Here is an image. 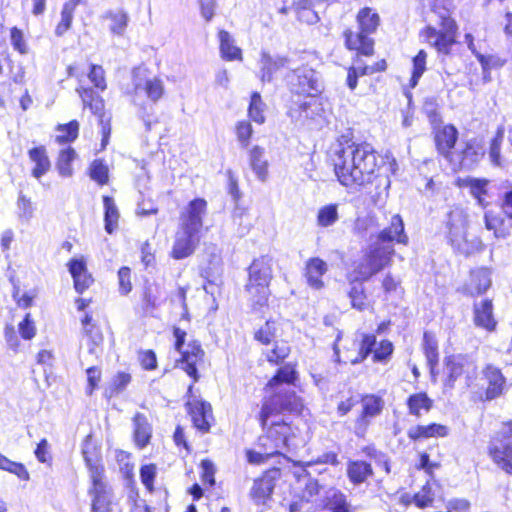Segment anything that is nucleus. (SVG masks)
<instances>
[{"label":"nucleus","instance_id":"39","mask_svg":"<svg viewBox=\"0 0 512 512\" xmlns=\"http://www.w3.org/2000/svg\"><path fill=\"white\" fill-rule=\"evenodd\" d=\"M407 406L409 414L420 417L421 410H424L425 412L430 411L433 406V401L428 397L426 393L420 392L412 394L408 397Z\"/></svg>","mask_w":512,"mask_h":512},{"label":"nucleus","instance_id":"61","mask_svg":"<svg viewBox=\"0 0 512 512\" xmlns=\"http://www.w3.org/2000/svg\"><path fill=\"white\" fill-rule=\"evenodd\" d=\"M393 352V344L388 340H383L379 343L378 347L375 348L373 354V360L375 362H384L388 360Z\"/></svg>","mask_w":512,"mask_h":512},{"label":"nucleus","instance_id":"44","mask_svg":"<svg viewBox=\"0 0 512 512\" xmlns=\"http://www.w3.org/2000/svg\"><path fill=\"white\" fill-rule=\"evenodd\" d=\"M352 283L351 289L348 293L351 305L353 308L363 311L367 308L365 289L362 284L363 281Z\"/></svg>","mask_w":512,"mask_h":512},{"label":"nucleus","instance_id":"55","mask_svg":"<svg viewBox=\"0 0 512 512\" xmlns=\"http://www.w3.org/2000/svg\"><path fill=\"white\" fill-rule=\"evenodd\" d=\"M130 381H131L130 374L125 373V372L117 373L113 377L110 387L108 389L110 392V396H112L114 394H119L122 391H124L125 388L127 387V385L130 383Z\"/></svg>","mask_w":512,"mask_h":512},{"label":"nucleus","instance_id":"43","mask_svg":"<svg viewBox=\"0 0 512 512\" xmlns=\"http://www.w3.org/2000/svg\"><path fill=\"white\" fill-rule=\"evenodd\" d=\"M423 350L428 365L433 369V367L438 363V346L435 337L429 332H424Z\"/></svg>","mask_w":512,"mask_h":512},{"label":"nucleus","instance_id":"17","mask_svg":"<svg viewBox=\"0 0 512 512\" xmlns=\"http://www.w3.org/2000/svg\"><path fill=\"white\" fill-rule=\"evenodd\" d=\"M383 401L380 397L370 395L362 400V412L355 422L354 431L358 437H363L370 425L371 419L381 413Z\"/></svg>","mask_w":512,"mask_h":512},{"label":"nucleus","instance_id":"54","mask_svg":"<svg viewBox=\"0 0 512 512\" xmlns=\"http://www.w3.org/2000/svg\"><path fill=\"white\" fill-rule=\"evenodd\" d=\"M276 323L274 321H266L265 324L255 332V339L262 344H269L275 337Z\"/></svg>","mask_w":512,"mask_h":512},{"label":"nucleus","instance_id":"25","mask_svg":"<svg viewBox=\"0 0 512 512\" xmlns=\"http://www.w3.org/2000/svg\"><path fill=\"white\" fill-rule=\"evenodd\" d=\"M491 271L487 268H478L471 271L470 281L464 287V293L477 296L485 293L491 286Z\"/></svg>","mask_w":512,"mask_h":512},{"label":"nucleus","instance_id":"24","mask_svg":"<svg viewBox=\"0 0 512 512\" xmlns=\"http://www.w3.org/2000/svg\"><path fill=\"white\" fill-rule=\"evenodd\" d=\"M474 324L489 332L496 329L497 321L493 315V303L490 299L475 302L473 305Z\"/></svg>","mask_w":512,"mask_h":512},{"label":"nucleus","instance_id":"38","mask_svg":"<svg viewBox=\"0 0 512 512\" xmlns=\"http://www.w3.org/2000/svg\"><path fill=\"white\" fill-rule=\"evenodd\" d=\"M159 306V288L156 284L145 286L143 292L142 309L145 315L156 316Z\"/></svg>","mask_w":512,"mask_h":512},{"label":"nucleus","instance_id":"18","mask_svg":"<svg viewBox=\"0 0 512 512\" xmlns=\"http://www.w3.org/2000/svg\"><path fill=\"white\" fill-rule=\"evenodd\" d=\"M92 488L89 494L92 498V512H110L112 504L111 488L103 481V476L92 477Z\"/></svg>","mask_w":512,"mask_h":512},{"label":"nucleus","instance_id":"48","mask_svg":"<svg viewBox=\"0 0 512 512\" xmlns=\"http://www.w3.org/2000/svg\"><path fill=\"white\" fill-rule=\"evenodd\" d=\"M89 175L99 185H104L108 182V167L103 160L96 159L90 165Z\"/></svg>","mask_w":512,"mask_h":512},{"label":"nucleus","instance_id":"12","mask_svg":"<svg viewBox=\"0 0 512 512\" xmlns=\"http://www.w3.org/2000/svg\"><path fill=\"white\" fill-rule=\"evenodd\" d=\"M207 202L202 198L192 200L181 215L179 230L200 235Z\"/></svg>","mask_w":512,"mask_h":512},{"label":"nucleus","instance_id":"47","mask_svg":"<svg viewBox=\"0 0 512 512\" xmlns=\"http://www.w3.org/2000/svg\"><path fill=\"white\" fill-rule=\"evenodd\" d=\"M57 130L63 132V134L57 135L56 141L60 144L70 143L78 137L79 123L72 120L67 124L59 125Z\"/></svg>","mask_w":512,"mask_h":512},{"label":"nucleus","instance_id":"49","mask_svg":"<svg viewBox=\"0 0 512 512\" xmlns=\"http://www.w3.org/2000/svg\"><path fill=\"white\" fill-rule=\"evenodd\" d=\"M295 379V370L291 365H284L278 369L276 375L268 382L271 388L282 383H292Z\"/></svg>","mask_w":512,"mask_h":512},{"label":"nucleus","instance_id":"57","mask_svg":"<svg viewBox=\"0 0 512 512\" xmlns=\"http://www.w3.org/2000/svg\"><path fill=\"white\" fill-rule=\"evenodd\" d=\"M157 473V466L155 464L143 465L140 469V478L142 484L149 491H153V483Z\"/></svg>","mask_w":512,"mask_h":512},{"label":"nucleus","instance_id":"16","mask_svg":"<svg viewBox=\"0 0 512 512\" xmlns=\"http://www.w3.org/2000/svg\"><path fill=\"white\" fill-rule=\"evenodd\" d=\"M467 214L462 208L456 207L448 214L447 228L448 238L454 248L459 249L466 239Z\"/></svg>","mask_w":512,"mask_h":512},{"label":"nucleus","instance_id":"64","mask_svg":"<svg viewBox=\"0 0 512 512\" xmlns=\"http://www.w3.org/2000/svg\"><path fill=\"white\" fill-rule=\"evenodd\" d=\"M202 481L210 486L215 484V466L212 461L204 459L201 461Z\"/></svg>","mask_w":512,"mask_h":512},{"label":"nucleus","instance_id":"21","mask_svg":"<svg viewBox=\"0 0 512 512\" xmlns=\"http://www.w3.org/2000/svg\"><path fill=\"white\" fill-rule=\"evenodd\" d=\"M458 139V130L452 124L444 125L435 132L437 151L448 161L451 159Z\"/></svg>","mask_w":512,"mask_h":512},{"label":"nucleus","instance_id":"58","mask_svg":"<svg viewBox=\"0 0 512 512\" xmlns=\"http://www.w3.org/2000/svg\"><path fill=\"white\" fill-rule=\"evenodd\" d=\"M467 186L470 188L471 194L483 205V195L486 194L487 180L469 178L466 180Z\"/></svg>","mask_w":512,"mask_h":512},{"label":"nucleus","instance_id":"36","mask_svg":"<svg viewBox=\"0 0 512 512\" xmlns=\"http://www.w3.org/2000/svg\"><path fill=\"white\" fill-rule=\"evenodd\" d=\"M104 18L109 20V31L113 35L123 36L129 22L128 14L119 10H109L105 13Z\"/></svg>","mask_w":512,"mask_h":512},{"label":"nucleus","instance_id":"1","mask_svg":"<svg viewBox=\"0 0 512 512\" xmlns=\"http://www.w3.org/2000/svg\"><path fill=\"white\" fill-rule=\"evenodd\" d=\"M332 161L338 181L348 188L370 183L377 168L375 151L366 143L340 142Z\"/></svg>","mask_w":512,"mask_h":512},{"label":"nucleus","instance_id":"8","mask_svg":"<svg viewBox=\"0 0 512 512\" xmlns=\"http://www.w3.org/2000/svg\"><path fill=\"white\" fill-rule=\"evenodd\" d=\"M488 452L498 468L512 475V421L504 424L492 437Z\"/></svg>","mask_w":512,"mask_h":512},{"label":"nucleus","instance_id":"3","mask_svg":"<svg viewBox=\"0 0 512 512\" xmlns=\"http://www.w3.org/2000/svg\"><path fill=\"white\" fill-rule=\"evenodd\" d=\"M359 26L358 32L348 29L344 32L345 45L349 50H356L364 56H371L374 53V40L370 37L375 33L380 17L371 8L365 7L357 14Z\"/></svg>","mask_w":512,"mask_h":512},{"label":"nucleus","instance_id":"45","mask_svg":"<svg viewBox=\"0 0 512 512\" xmlns=\"http://www.w3.org/2000/svg\"><path fill=\"white\" fill-rule=\"evenodd\" d=\"M265 104L261 99V95L258 92H253L251 95L250 105L248 108L249 117L258 124L265 122L264 112Z\"/></svg>","mask_w":512,"mask_h":512},{"label":"nucleus","instance_id":"42","mask_svg":"<svg viewBox=\"0 0 512 512\" xmlns=\"http://www.w3.org/2000/svg\"><path fill=\"white\" fill-rule=\"evenodd\" d=\"M290 354V346L285 341H276L274 347L267 350L265 355L269 363L279 365Z\"/></svg>","mask_w":512,"mask_h":512},{"label":"nucleus","instance_id":"9","mask_svg":"<svg viewBox=\"0 0 512 512\" xmlns=\"http://www.w3.org/2000/svg\"><path fill=\"white\" fill-rule=\"evenodd\" d=\"M265 434L258 438V447L265 448L274 456H284L282 451L289 447V440L294 435L291 426L284 420L267 424Z\"/></svg>","mask_w":512,"mask_h":512},{"label":"nucleus","instance_id":"2","mask_svg":"<svg viewBox=\"0 0 512 512\" xmlns=\"http://www.w3.org/2000/svg\"><path fill=\"white\" fill-rule=\"evenodd\" d=\"M273 259L268 255L260 256L248 267V280L245 291L254 310L267 305L270 296L269 285L273 277Z\"/></svg>","mask_w":512,"mask_h":512},{"label":"nucleus","instance_id":"13","mask_svg":"<svg viewBox=\"0 0 512 512\" xmlns=\"http://www.w3.org/2000/svg\"><path fill=\"white\" fill-rule=\"evenodd\" d=\"M445 372L447 379L445 385L449 388L454 387L455 381L462 375L470 377L476 371V365L473 359L468 355L457 354L446 358Z\"/></svg>","mask_w":512,"mask_h":512},{"label":"nucleus","instance_id":"51","mask_svg":"<svg viewBox=\"0 0 512 512\" xmlns=\"http://www.w3.org/2000/svg\"><path fill=\"white\" fill-rule=\"evenodd\" d=\"M427 53L424 50H420L417 55L413 58V72L411 77V86L417 85L419 79L423 75L426 69Z\"/></svg>","mask_w":512,"mask_h":512},{"label":"nucleus","instance_id":"41","mask_svg":"<svg viewBox=\"0 0 512 512\" xmlns=\"http://www.w3.org/2000/svg\"><path fill=\"white\" fill-rule=\"evenodd\" d=\"M76 157V152L73 148L68 147L60 152L56 166L59 174L64 177H70L73 173L72 162Z\"/></svg>","mask_w":512,"mask_h":512},{"label":"nucleus","instance_id":"5","mask_svg":"<svg viewBox=\"0 0 512 512\" xmlns=\"http://www.w3.org/2000/svg\"><path fill=\"white\" fill-rule=\"evenodd\" d=\"M287 85L291 92L315 98L324 90L320 74L308 66L293 63L291 71L286 75Z\"/></svg>","mask_w":512,"mask_h":512},{"label":"nucleus","instance_id":"35","mask_svg":"<svg viewBox=\"0 0 512 512\" xmlns=\"http://www.w3.org/2000/svg\"><path fill=\"white\" fill-rule=\"evenodd\" d=\"M373 474L372 467L365 461H350L347 466V475L349 480L359 485L366 481V479Z\"/></svg>","mask_w":512,"mask_h":512},{"label":"nucleus","instance_id":"26","mask_svg":"<svg viewBox=\"0 0 512 512\" xmlns=\"http://www.w3.org/2000/svg\"><path fill=\"white\" fill-rule=\"evenodd\" d=\"M328 271L327 263L318 258H310L305 265V277L308 285L316 290L323 288L322 276Z\"/></svg>","mask_w":512,"mask_h":512},{"label":"nucleus","instance_id":"14","mask_svg":"<svg viewBox=\"0 0 512 512\" xmlns=\"http://www.w3.org/2000/svg\"><path fill=\"white\" fill-rule=\"evenodd\" d=\"M294 60L287 56H272L267 52H262L259 64L258 76L262 82H271L274 74L281 69H289L291 71Z\"/></svg>","mask_w":512,"mask_h":512},{"label":"nucleus","instance_id":"28","mask_svg":"<svg viewBox=\"0 0 512 512\" xmlns=\"http://www.w3.org/2000/svg\"><path fill=\"white\" fill-rule=\"evenodd\" d=\"M449 434V428L442 424L431 423L429 425H417L410 427L407 436L413 441L428 438L446 437Z\"/></svg>","mask_w":512,"mask_h":512},{"label":"nucleus","instance_id":"15","mask_svg":"<svg viewBox=\"0 0 512 512\" xmlns=\"http://www.w3.org/2000/svg\"><path fill=\"white\" fill-rule=\"evenodd\" d=\"M374 242L394 248V242L406 245L408 243V236L404 231V223L399 214L391 217L388 227L383 228L375 235Z\"/></svg>","mask_w":512,"mask_h":512},{"label":"nucleus","instance_id":"56","mask_svg":"<svg viewBox=\"0 0 512 512\" xmlns=\"http://www.w3.org/2000/svg\"><path fill=\"white\" fill-rule=\"evenodd\" d=\"M252 125L248 121H239L236 124V136L241 147L246 148L249 145L252 136Z\"/></svg>","mask_w":512,"mask_h":512},{"label":"nucleus","instance_id":"52","mask_svg":"<svg viewBox=\"0 0 512 512\" xmlns=\"http://www.w3.org/2000/svg\"><path fill=\"white\" fill-rule=\"evenodd\" d=\"M435 493L432 486L427 482L422 489L413 496V501L419 508H425L432 504L434 501Z\"/></svg>","mask_w":512,"mask_h":512},{"label":"nucleus","instance_id":"63","mask_svg":"<svg viewBox=\"0 0 512 512\" xmlns=\"http://www.w3.org/2000/svg\"><path fill=\"white\" fill-rule=\"evenodd\" d=\"M17 207L19 210V216L21 218H24L26 220L32 218L34 209L31 200L27 198L22 192H20L19 194Z\"/></svg>","mask_w":512,"mask_h":512},{"label":"nucleus","instance_id":"59","mask_svg":"<svg viewBox=\"0 0 512 512\" xmlns=\"http://www.w3.org/2000/svg\"><path fill=\"white\" fill-rule=\"evenodd\" d=\"M10 39L14 50L18 51L20 54L28 53V46L24 39L23 32L20 29L13 27L10 31Z\"/></svg>","mask_w":512,"mask_h":512},{"label":"nucleus","instance_id":"7","mask_svg":"<svg viewBox=\"0 0 512 512\" xmlns=\"http://www.w3.org/2000/svg\"><path fill=\"white\" fill-rule=\"evenodd\" d=\"M174 348L180 354L176 360V366L184 370L193 381L198 380L197 363L203 360L204 351L197 341H192L185 346L186 332L178 327H173Z\"/></svg>","mask_w":512,"mask_h":512},{"label":"nucleus","instance_id":"46","mask_svg":"<svg viewBox=\"0 0 512 512\" xmlns=\"http://www.w3.org/2000/svg\"><path fill=\"white\" fill-rule=\"evenodd\" d=\"M299 113L300 117L304 119L316 120L323 116L324 109L322 105L313 98L310 101L303 102L299 106Z\"/></svg>","mask_w":512,"mask_h":512},{"label":"nucleus","instance_id":"34","mask_svg":"<svg viewBox=\"0 0 512 512\" xmlns=\"http://www.w3.org/2000/svg\"><path fill=\"white\" fill-rule=\"evenodd\" d=\"M378 224L373 216L358 217L353 225V233L361 238L369 237L370 242L375 240Z\"/></svg>","mask_w":512,"mask_h":512},{"label":"nucleus","instance_id":"53","mask_svg":"<svg viewBox=\"0 0 512 512\" xmlns=\"http://www.w3.org/2000/svg\"><path fill=\"white\" fill-rule=\"evenodd\" d=\"M136 93L143 91L147 97L154 103L160 98V80L155 77L153 80H148L144 87L141 84H135Z\"/></svg>","mask_w":512,"mask_h":512},{"label":"nucleus","instance_id":"22","mask_svg":"<svg viewBox=\"0 0 512 512\" xmlns=\"http://www.w3.org/2000/svg\"><path fill=\"white\" fill-rule=\"evenodd\" d=\"M82 455L91 478L104 476V467L101 464V452L93 443L91 435L86 436L83 441Z\"/></svg>","mask_w":512,"mask_h":512},{"label":"nucleus","instance_id":"30","mask_svg":"<svg viewBox=\"0 0 512 512\" xmlns=\"http://www.w3.org/2000/svg\"><path fill=\"white\" fill-rule=\"evenodd\" d=\"M250 167L256 177L265 182L268 177V161L265 159V149L256 145L249 151Z\"/></svg>","mask_w":512,"mask_h":512},{"label":"nucleus","instance_id":"6","mask_svg":"<svg viewBox=\"0 0 512 512\" xmlns=\"http://www.w3.org/2000/svg\"><path fill=\"white\" fill-rule=\"evenodd\" d=\"M440 29L428 25L421 33L425 41L442 54H449L456 42L457 25L447 10L438 15Z\"/></svg>","mask_w":512,"mask_h":512},{"label":"nucleus","instance_id":"11","mask_svg":"<svg viewBox=\"0 0 512 512\" xmlns=\"http://www.w3.org/2000/svg\"><path fill=\"white\" fill-rule=\"evenodd\" d=\"M484 155L485 148L482 140L472 138L467 140L463 146L455 148L449 161L456 167L469 170L478 165Z\"/></svg>","mask_w":512,"mask_h":512},{"label":"nucleus","instance_id":"32","mask_svg":"<svg viewBox=\"0 0 512 512\" xmlns=\"http://www.w3.org/2000/svg\"><path fill=\"white\" fill-rule=\"evenodd\" d=\"M220 43V54L224 60L234 61L242 60V51L235 45L234 38L226 30H220L218 33Z\"/></svg>","mask_w":512,"mask_h":512},{"label":"nucleus","instance_id":"19","mask_svg":"<svg viewBox=\"0 0 512 512\" xmlns=\"http://www.w3.org/2000/svg\"><path fill=\"white\" fill-rule=\"evenodd\" d=\"M200 243V235L191 234L182 230L176 232L170 256L175 260H182L194 254Z\"/></svg>","mask_w":512,"mask_h":512},{"label":"nucleus","instance_id":"60","mask_svg":"<svg viewBox=\"0 0 512 512\" xmlns=\"http://www.w3.org/2000/svg\"><path fill=\"white\" fill-rule=\"evenodd\" d=\"M119 291L122 295H127L132 290L131 270L123 266L118 271Z\"/></svg>","mask_w":512,"mask_h":512},{"label":"nucleus","instance_id":"31","mask_svg":"<svg viewBox=\"0 0 512 512\" xmlns=\"http://www.w3.org/2000/svg\"><path fill=\"white\" fill-rule=\"evenodd\" d=\"M29 158L35 163V167L32 169V176L36 179H40L45 175L51 167V162L47 155L45 146H38L28 151Z\"/></svg>","mask_w":512,"mask_h":512},{"label":"nucleus","instance_id":"62","mask_svg":"<svg viewBox=\"0 0 512 512\" xmlns=\"http://www.w3.org/2000/svg\"><path fill=\"white\" fill-rule=\"evenodd\" d=\"M88 77L90 81L95 85V87L101 90L106 88L104 70L100 65L91 64Z\"/></svg>","mask_w":512,"mask_h":512},{"label":"nucleus","instance_id":"40","mask_svg":"<svg viewBox=\"0 0 512 512\" xmlns=\"http://www.w3.org/2000/svg\"><path fill=\"white\" fill-rule=\"evenodd\" d=\"M339 219L337 204H328L321 207L317 213V225L327 228L334 225Z\"/></svg>","mask_w":512,"mask_h":512},{"label":"nucleus","instance_id":"20","mask_svg":"<svg viewBox=\"0 0 512 512\" xmlns=\"http://www.w3.org/2000/svg\"><path fill=\"white\" fill-rule=\"evenodd\" d=\"M279 475V470L274 469L266 472L261 478L254 481L250 491V496L256 504H265L271 497L274 487L276 476Z\"/></svg>","mask_w":512,"mask_h":512},{"label":"nucleus","instance_id":"29","mask_svg":"<svg viewBox=\"0 0 512 512\" xmlns=\"http://www.w3.org/2000/svg\"><path fill=\"white\" fill-rule=\"evenodd\" d=\"M484 375L488 381L486 398L489 400L497 398L502 394L505 384V379L501 371L498 368L489 365L486 367Z\"/></svg>","mask_w":512,"mask_h":512},{"label":"nucleus","instance_id":"10","mask_svg":"<svg viewBox=\"0 0 512 512\" xmlns=\"http://www.w3.org/2000/svg\"><path fill=\"white\" fill-rule=\"evenodd\" d=\"M299 401L291 389H281L264 401L260 412V423L265 428L271 417L284 411H296Z\"/></svg>","mask_w":512,"mask_h":512},{"label":"nucleus","instance_id":"23","mask_svg":"<svg viewBox=\"0 0 512 512\" xmlns=\"http://www.w3.org/2000/svg\"><path fill=\"white\" fill-rule=\"evenodd\" d=\"M187 406L194 426L203 433L208 432L210 429L209 420L212 418L210 403L202 400H193L188 402Z\"/></svg>","mask_w":512,"mask_h":512},{"label":"nucleus","instance_id":"27","mask_svg":"<svg viewBox=\"0 0 512 512\" xmlns=\"http://www.w3.org/2000/svg\"><path fill=\"white\" fill-rule=\"evenodd\" d=\"M121 470L125 474L127 480V498L131 506V512H151V507L147 505L145 500L139 497L138 490L135 487V482L132 479L133 466L126 463L124 467L121 468Z\"/></svg>","mask_w":512,"mask_h":512},{"label":"nucleus","instance_id":"4","mask_svg":"<svg viewBox=\"0 0 512 512\" xmlns=\"http://www.w3.org/2000/svg\"><path fill=\"white\" fill-rule=\"evenodd\" d=\"M394 248L370 242L364 250L363 256L356 263L354 273L356 280L367 281L383 270L391 261Z\"/></svg>","mask_w":512,"mask_h":512},{"label":"nucleus","instance_id":"50","mask_svg":"<svg viewBox=\"0 0 512 512\" xmlns=\"http://www.w3.org/2000/svg\"><path fill=\"white\" fill-rule=\"evenodd\" d=\"M375 345H376V337L374 335H372V334L363 335L358 356L355 359H352L351 362L353 364L362 362L364 359L367 358V356L370 353H372V352L374 353Z\"/></svg>","mask_w":512,"mask_h":512},{"label":"nucleus","instance_id":"33","mask_svg":"<svg viewBox=\"0 0 512 512\" xmlns=\"http://www.w3.org/2000/svg\"><path fill=\"white\" fill-rule=\"evenodd\" d=\"M134 425V440L139 448H144L150 441L152 435V428L147 418L137 413L133 418Z\"/></svg>","mask_w":512,"mask_h":512},{"label":"nucleus","instance_id":"37","mask_svg":"<svg viewBox=\"0 0 512 512\" xmlns=\"http://www.w3.org/2000/svg\"><path fill=\"white\" fill-rule=\"evenodd\" d=\"M104 228L108 234H112L118 227L119 211L111 196H103Z\"/></svg>","mask_w":512,"mask_h":512}]
</instances>
